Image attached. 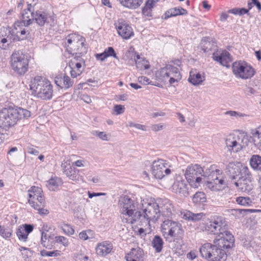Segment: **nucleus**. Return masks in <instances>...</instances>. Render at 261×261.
Here are the masks:
<instances>
[{
	"instance_id": "f257e3e1",
	"label": "nucleus",
	"mask_w": 261,
	"mask_h": 261,
	"mask_svg": "<svg viewBox=\"0 0 261 261\" xmlns=\"http://www.w3.org/2000/svg\"><path fill=\"white\" fill-rule=\"evenodd\" d=\"M31 112L17 107H9L0 111V127L6 128L15 125L18 121L31 117Z\"/></svg>"
},
{
	"instance_id": "f03ea898",
	"label": "nucleus",
	"mask_w": 261,
	"mask_h": 261,
	"mask_svg": "<svg viewBox=\"0 0 261 261\" xmlns=\"http://www.w3.org/2000/svg\"><path fill=\"white\" fill-rule=\"evenodd\" d=\"M118 205L123 222L130 224L136 223V218L140 215L139 211H137V202L125 195L119 198Z\"/></svg>"
},
{
	"instance_id": "7ed1b4c3",
	"label": "nucleus",
	"mask_w": 261,
	"mask_h": 261,
	"mask_svg": "<svg viewBox=\"0 0 261 261\" xmlns=\"http://www.w3.org/2000/svg\"><path fill=\"white\" fill-rule=\"evenodd\" d=\"M30 89L32 94L44 100H48L53 96V86L45 78L37 76L31 81Z\"/></svg>"
},
{
	"instance_id": "20e7f679",
	"label": "nucleus",
	"mask_w": 261,
	"mask_h": 261,
	"mask_svg": "<svg viewBox=\"0 0 261 261\" xmlns=\"http://www.w3.org/2000/svg\"><path fill=\"white\" fill-rule=\"evenodd\" d=\"M143 213L139 211V216L136 218V222L142 225H149L150 221L155 222L160 216L159 205L156 202H146L145 200L141 201Z\"/></svg>"
},
{
	"instance_id": "39448f33",
	"label": "nucleus",
	"mask_w": 261,
	"mask_h": 261,
	"mask_svg": "<svg viewBox=\"0 0 261 261\" xmlns=\"http://www.w3.org/2000/svg\"><path fill=\"white\" fill-rule=\"evenodd\" d=\"M201 256L208 261H225L227 257L226 250L216 244L206 243L199 248Z\"/></svg>"
},
{
	"instance_id": "423d86ee",
	"label": "nucleus",
	"mask_w": 261,
	"mask_h": 261,
	"mask_svg": "<svg viewBox=\"0 0 261 261\" xmlns=\"http://www.w3.org/2000/svg\"><path fill=\"white\" fill-rule=\"evenodd\" d=\"M161 232L165 239L169 241L181 240L184 233L181 224L169 219L162 224Z\"/></svg>"
},
{
	"instance_id": "0eeeda50",
	"label": "nucleus",
	"mask_w": 261,
	"mask_h": 261,
	"mask_svg": "<svg viewBox=\"0 0 261 261\" xmlns=\"http://www.w3.org/2000/svg\"><path fill=\"white\" fill-rule=\"evenodd\" d=\"M29 202L34 209L38 211L41 215H46L49 213L48 210L44 208L45 200L41 188L32 186L29 190Z\"/></svg>"
},
{
	"instance_id": "6e6552de",
	"label": "nucleus",
	"mask_w": 261,
	"mask_h": 261,
	"mask_svg": "<svg viewBox=\"0 0 261 261\" xmlns=\"http://www.w3.org/2000/svg\"><path fill=\"white\" fill-rule=\"evenodd\" d=\"M225 142L229 152L237 153L247 145L248 138L246 133L239 132L238 134H230L225 139Z\"/></svg>"
},
{
	"instance_id": "1a4fd4ad",
	"label": "nucleus",
	"mask_w": 261,
	"mask_h": 261,
	"mask_svg": "<svg viewBox=\"0 0 261 261\" xmlns=\"http://www.w3.org/2000/svg\"><path fill=\"white\" fill-rule=\"evenodd\" d=\"M203 168L198 164H191L185 171V176L190 185L197 188L201 182V176H204Z\"/></svg>"
},
{
	"instance_id": "9d476101",
	"label": "nucleus",
	"mask_w": 261,
	"mask_h": 261,
	"mask_svg": "<svg viewBox=\"0 0 261 261\" xmlns=\"http://www.w3.org/2000/svg\"><path fill=\"white\" fill-rule=\"evenodd\" d=\"M11 65L15 72L20 75L24 74L28 69V56L19 50L14 52L11 57Z\"/></svg>"
},
{
	"instance_id": "9b49d317",
	"label": "nucleus",
	"mask_w": 261,
	"mask_h": 261,
	"mask_svg": "<svg viewBox=\"0 0 261 261\" xmlns=\"http://www.w3.org/2000/svg\"><path fill=\"white\" fill-rule=\"evenodd\" d=\"M156 76L164 83L169 82L171 85L175 82H178L181 77L178 69L171 65L161 69L156 72Z\"/></svg>"
},
{
	"instance_id": "f8f14e48",
	"label": "nucleus",
	"mask_w": 261,
	"mask_h": 261,
	"mask_svg": "<svg viewBox=\"0 0 261 261\" xmlns=\"http://www.w3.org/2000/svg\"><path fill=\"white\" fill-rule=\"evenodd\" d=\"M232 70L236 77L243 80L249 79L255 73L254 70L251 65L243 61L234 62L232 65Z\"/></svg>"
},
{
	"instance_id": "ddd939ff",
	"label": "nucleus",
	"mask_w": 261,
	"mask_h": 261,
	"mask_svg": "<svg viewBox=\"0 0 261 261\" xmlns=\"http://www.w3.org/2000/svg\"><path fill=\"white\" fill-rule=\"evenodd\" d=\"M226 172L231 179L238 181L241 178L248 175L250 171L246 166L241 163L232 162L227 165Z\"/></svg>"
},
{
	"instance_id": "4468645a",
	"label": "nucleus",
	"mask_w": 261,
	"mask_h": 261,
	"mask_svg": "<svg viewBox=\"0 0 261 261\" xmlns=\"http://www.w3.org/2000/svg\"><path fill=\"white\" fill-rule=\"evenodd\" d=\"M169 163L163 159L154 161L151 164V173L157 179H162L171 173Z\"/></svg>"
},
{
	"instance_id": "2eb2a0df",
	"label": "nucleus",
	"mask_w": 261,
	"mask_h": 261,
	"mask_svg": "<svg viewBox=\"0 0 261 261\" xmlns=\"http://www.w3.org/2000/svg\"><path fill=\"white\" fill-rule=\"evenodd\" d=\"M205 230L210 233L219 236L228 230L227 225L225 220L218 217L206 223Z\"/></svg>"
},
{
	"instance_id": "dca6fc26",
	"label": "nucleus",
	"mask_w": 261,
	"mask_h": 261,
	"mask_svg": "<svg viewBox=\"0 0 261 261\" xmlns=\"http://www.w3.org/2000/svg\"><path fill=\"white\" fill-rule=\"evenodd\" d=\"M213 243L225 250L231 248L234 243V238L231 233L227 230L225 233L217 236Z\"/></svg>"
},
{
	"instance_id": "f3484780",
	"label": "nucleus",
	"mask_w": 261,
	"mask_h": 261,
	"mask_svg": "<svg viewBox=\"0 0 261 261\" xmlns=\"http://www.w3.org/2000/svg\"><path fill=\"white\" fill-rule=\"evenodd\" d=\"M85 61L80 56H75L68 63V68L70 69V75L72 78H75L80 75L84 70Z\"/></svg>"
},
{
	"instance_id": "a211bd4d",
	"label": "nucleus",
	"mask_w": 261,
	"mask_h": 261,
	"mask_svg": "<svg viewBox=\"0 0 261 261\" xmlns=\"http://www.w3.org/2000/svg\"><path fill=\"white\" fill-rule=\"evenodd\" d=\"M118 34L124 39H128L134 36V32L129 25L123 19H119L114 24Z\"/></svg>"
},
{
	"instance_id": "6ab92c4d",
	"label": "nucleus",
	"mask_w": 261,
	"mask_h": 261,
	"mask_svg": "<svg viewBox=\"0 0 261 261\" xmlns=\"http://www.w3.org/2000/svg\"><path fill=\"white\" fill-rule=\"evenodd\" d=\"M234 185L242 192L248 193L251 191L253 188V178L251 172L238 181H235Z\"/></svg>"
},
{
	"instance_id": "aec40b11",
	"label": "nucleus",
	"mask_w": 261,
	"mask_h": 261,
	"mask_svg": "<svg viewBox=\"0 0 261 261\" xmlns=\"http://www.w3.org/2000/svg\"><path fill=\"white\" fill-rule=\"evenodd\" d=\"M172 190L174 192L181 196L187 197L189 195L188 188L186 181L180 176L176 177L172 185Z\"/></svg>"
},
{
	"instance_id": "412c9836",
	"label": "nucleus",
	"mask_w": 261,
	"mask_h": 261,
	"mask_svg": "<svg viewBox=\"0 0 261 261\" xmlns=\"http://www.w3.org/2000/svg\"><path fill=\"white\" fill-rule=\"evenodd\" d=\"M112 244L108 241H102L97 244L95 248L96 254L100 256H105L111 253L113 249Z\"/></svg>"
},
{
	"instance_id": "4be33fe9",
	"label": "nucleus",
	"mask_w": 261,
	"mask_h": 261,
	"mask_svg": "<svg viewBox=\"0 0 261 261\" xmlns=\"http://www.w3.org/2000/svg\"><path fill=\"white\" fill-rule=\"evenodd\" d=\"M213 58L215 61L226 67H228V64L231 61L230 54L226 50L222 51L221 53H214Z\"/></svg>"
},
{
	"instance_id": "5701e85b",
	"label": "nucleus",
	"mask_w": 261,
	"mask_h": 261,
	"mask_svg": "<svg viewBox=\"0 0 261 261\" xmlns=\"http://www.w3.org/2000/svg\"><path fill=\"white\" fill-rule=\"evenodd\" d=\"M61 168L63 173L70 179L73 181L78 179V175L74 169H73L69 160H64L61 164Z\"/></svg>"
},
{
	"instance_id": "b1692460",
	"label": "nucleus",
	"mask_w": 261,
	"mask_h": 261,
	"mask_svg": "<svg viewBox=\"0 0 261 261\" xmlns=\"http://www.w3.org/2000/svg\"><path fill=\"white\" fill-rule=\"evenodd\" d=\"M127 261H144V253L143 250L139 247L132 248L125 256Z\"/></svg>"
},
{
	"instance_id": "393cba45",
	"label": "nucleus",
	"mask_w": 261,
	"mask_h": 261,
	"mask_svg": "<svg viewBox=\"0 0 261 261\" xmlns=\"http://www.w3.org/2000/svg\"><path fill=\"white\" fill-rule=\"evenodd\" d=\"M85 39L84 38L74 46H71L70 51L68 52L75 56H80L81 57L87 52V48L85 43Z\"/></svg>"
},
{
	"instance_id": "a878e982",
	"label": "nucleus",
	"mask_w": 261,
	"mask_h": 261,
	"mask_svg": "<svg viewBox=\"0 0 261 261\" xmlns=\"http://www.w3.org/2000/svg\"><path fill=\"white\" fill-rule=\"evenodd\" d=\"M84 38L82 36L76 34H71L68 35L65 39V44L68 52L70 51L71 46H74Z\"/></svg>"
},
{
	"instance_id": "bb28decb",
	"label": "nucleus",
	"mask_w": 261,
	"mask_h": 261,
	"mask_svg": "<svg viewBox=\"0 0 261 261\" xmlns=\"http://www.w3.org/2000/svg\"><path fill=\"white\" fill-rule=\"evenodd\" d=\"M28 7L27 9H24L21 13L22 22L24 25H30L33 21V17L34 13L32 12V4H28Z\"/></svg>"
},
{
	"instance_id": "cd10ccee",
	"label": "nucleus",
	"mask_w": 261,
	"mask_h": 261,
	"mask_svg": "<svg viewBox=\"0 0 261 261\" xmlns=\"http://www.w3.org/2000/svg\"><path fill=\"white\" fill-rule=\"evenodd\" d=\"M160 215L168 218L171 217L174 212V207L172 203L169 201H165V203L160 207Z\"/></svg>"
},
{
	"instance_id": "c85d7f7f",
	"label": "nucleus",
	"mask_w": 261,
	"mask_h": 261,
	"mask_svg": "<svg viewBox=\"0 0 261 261\" xmlns=\"http://www.w3.org/2000/svg\"><path fill=\"white\" fill-rule=\"evenodd\" d=\"M187 11L181 7L172 8L165 12L164 18L166 19L171 17H175L178 15H185L187 14Z\"/></svg>"
},
{
	"instance_id": "c756f323",
	"label": "nucleus",
	"mask_w": 261,
	"mask_h": 261,
	"mask_svg": "<svg viewBox=\"0 0 261 261\" xmlns=\"http://www.w3.org/2000/svg\"><path fill=\"white\" fill-rule=\"evenodd\" d=\"M205 184L206 187L212 191H218L224 189L225 182L223 179L214 180L211 181H206Z\"/></svg>"
},
{
	"instance_id": "7c9ffc66",
	"label": "nucleus",
	"mask_w": 261,
	"mask_h": 261,
	"mask_svg": "<svg viewBox=\"0 0 261 261\" xmlns=\"http://www.w3.org/2000/svg\"><path fill=\"white\" fill-rule=\"evenodd\" d=\"M33 20H35L36 23L40 26L43 25L47 22L48 15L43 11H37L34 14Z\"/></svg>"
},
{
	"instance_id": "2f4dec72",
	"label": "nucleus",
	"mask_w": 261,
	"mask_h": 261,
	"mask_svg": "<svg viewBox=\"0 0 261 261\" xmlns=\"http://www.w3.org/2000/svg\"><path fill=\"white\" fill-rule=\"evenodd\" d=\"M204 80V77L202 76L201 74L198 72L196 70H192L190 72L188 81L193 85H199Z\"/></svg>"
},
{
	"instance_id": "473e14b6",
	"label": "nucleus",
	"mask_w": 261,
	"mask_h": 261,
	"mask_svg": "<svg viewBox=\"0 0 261 261\" xmlns=\"http://www.w3.org/2000/svg\"><path fill=\"white\" fill-rule=\"evenodd\" d=\"M160 0H147L145 6L142 9L143 15L146 16H151L152 8Z\"/></svg>"
},
{
	"instance_id": "72a5a7b5",
	"label": "nucleus",
	"mask_w": 261,
	"mask_h": 261,
	"mask_svg": "<svg viewBox=\"0 0 261 261\" xmlns=\"http://www.w3.org/2000/svg\"><path fill=\"white\" fill-rule=\"evenodd\" d=\"M118 1L123 6L130 9L138 8L143 2V0H118Z\"/></svg>"
},
{
	"instance_id": "f704fd0d",
	"label": "nucleus",
	"mask_w": 261,
	"mask_h": 261,
	"mask_svg": "<svg viewBox=\"0 0 261 261\" xmlns=\"http://www.w3.org/2000/svg\"><path fill=\"white\" fill-rule=\"evenodd\" d=\"M250 165L253 170L261 171V156L253 155L250 159Z\"/></svg>"
},
{
	"instance_id": "c9c22d12",
	"label": "nucleus",
	"mask_w": 261,
	"mask_h": 261,
	"mask_svg": "<svg viewBox=\"0 0 261 261\" xmlns=\"http://www.w3.org/2000/svg\"><path fill=\"white\" fill-rule=\"evenodd\" d=\"M61 185V179L59 177H54L47 181L46 186L50 191H55Z\"/></svg>"
},
{
	"instance_id": "e433bc0d",
	"label": "nucleus",
	"mask_w": 261,
	"mask_h": 261,
	"mask_svg": "<svg viewBox=\"0 0 261 261\" xmlns=\"http://www.w3.org/2000/svg\"><path fill=\"white\" fill-rule=\"evenodd\" d=\"M152 246L155 252L160 253L162 251L164 244L162 239L159 236H155L151 242Z\"/></svg>"
},
{
	"instance_id": "4c0bfd02",
	"label": "nucleus",
	"mask_w": 261,
	"mask_h": 261,
	"mask_svg": "<svg viewBox=\"0 0 261 261\" xmlns=\"http://www.w3.org/2000/svg\"><path fill=\"white\" fill-rule=\"evenodd\" d=\"M134 61L138 68L146 69L149 68L147 61L144 58H141L138 54L135 56Z\"/></svg>"
},
{
	"instance_id": "58836bf2",
	"label": "nucleus",
	"mask_w": 261,
	"mask_h": 261,
	"mask_svg": "<svg viewBox=\"0 0 261 261\" xmlns=\"http://www.w3.org/2000/svg\"><path fill=\"white\" fill-rule=\"evenodd\" d=\"M183 219L187 220L196 221L200 220L202 217L201 214H193L190 211H187L182 214Z\"/></svg>"
},
{
	"instance_id": "ea45409f",
	"label": "nucleus",
	"mask_w": 261,
	"mask_h": 261,
	"mask_svg": "<svg viewBox=\"0 0 261 261\" xmlns=\"http://www.w3.org/2000/svg\"><path fill=\"white\" fill-rule=\"evenodd\" d=\"M4 30H5V27L0 29V47L3 49H7L10 45L5 38L6 33H4Z\"/></svg>"
},
{
	"instance_id": "a19ab883",
	"label": "nucleus",
	"mask_w": 261,
	"mask_h": 261,
	"mask_svg": "<svg viewBox=\"0 0 261 261\" xmlns=\"http://www.w3.org/2000/svg\"><path fill=\"white\" fill-rule=\"evenodd\" d=\"M5 30H4V33H6L5 38L7 39L8 43H9L10 45L13 42L15 41H18V37L15 35V34L11 31L10 29L5 28Z\"/></svg>"
},
{
	"instance_id": "79ce46f5",
	"label": "nucleus",
	"mask_w": 261,
	"mask_h": 261,
	"mask_svg": "<svg viewBox=\"0 0 261 261\" xmlns=\"http://www.w3.org/2000/svg\"><path fill=\"white\" fill-rule=\"evenodd\" d=\"M16 235L19 240L23 242H27L28 235L24 230L23 227L20 225L16 230Z\"/></svg>"
},
{
	"instance_id": "37998d69",
	"label": "nucleus",
	"mask_w": 261,
	"mask_h": 261,
	"mask_svg": "<svg viewBox=\"0 0 261 261\" xmlns=\"http://www.w3.org/2000/svg\"><path fill=\"white\" fill-rule=\"evenodd\" d=\"M237 202L243 206H250L252 203L251 199L248 197H239L236 198Z\"/></svg>"
},
{
	"instance_id": "c03bdc74",
	"label": "nucleus",
	"mask_w": 261,
	"mask_h": 261,
	"mask_svg": "<svg viewBox=\"0 0 261 261\" xmlns=\"http://www.w3.org/2000/svg\"><path fill=\"white\" fill-rule=\"evenodd\" d=\"M193 202L195 203H203L206 201L205 194L203 192L196 193L193 197Z\"/></svg>"
},
{
	"instance_id": "a18cd8bd",
	"label": "nucleus",
	"mask_w": 261,
	"mask_h": 261,
	"mask_svg": "<svg viewBox=\"0 0 261 261\" xmlns=\"http://www.w3.org/2000/svg\"><path fill=\"white\" fill-rule=\"evenodd\" d=\"M220 171L216 169L212 171L209 175H207L206 181H213L214 180H218L220 179H223L220 176H219Z\"/></svg>"
},
{
	"instance_id": "49530a36",
	"label": "nucleus",
	"mask_w": 261,
	"mask_h": 261,
	"mask_svg": "<svg viewBox=\"0 0 261 261\" xmlns=\"http://www.w3.org/2000/svg\"><path fill=\"white\" fill-rule=\"evenodd\" d=\"M55 242L57 243L62 244L65 247L68 246L69 242L68 239L64 236H56L55 238Z\"/></svg>"
},
{
	"instance_id": "de8ad7c7",
	"label": "nucleus",
	"mask_w": 261,
	"mask_h": 261,
	"mask_svg": "<svg viewBox=\"0 0 261 261\" xmlns=\"http://www.w3.org/2000/svg\"><path fill=\"white\" fill-rule=\"evenodd\" d=\"M63 231L68 236H71L74 233V229L73 227L68 224H64L61 227Z\"/></svg>"
},
{
	"instance_id": "09e8293b",
	"label": "nucleus",
	"mask_w": 261,
	"mask_h": 261,
	"mask_svg": "<svg viewBox=\"0 0 261 261\" xmlns=\"http://www.w3.org/2000/svg\"><path fill=\"white\" fill-rule=\"evenodd\" d=\"M92 134L103 141H109L110 140V135L107 134L103 132L94 130Z\"/></svg>"
},
{
	"instance_id": "8fccbe9b",
	"label": "nucleus",
	"mask_w": 261,
	"mask_h": 261,
	"mask_svg": "<svg viewBox=\"0 0 261 261\" xmlns=\"http://www.w3.org/2000/svg\"><path fill=\"white\" fill-rule=\"evenodd\" d=\"M19 250L21 252L22 257L26 260L33 255V252L30 249L24 247H20Z\"/></svg>"
},
{
	"instance_id": "3c124183",
	"label": "nucleus",
	"mask_w": 261,
	"mask_h": 261,
	"mask_svg": "<svg viewBox=\"0 0 261 261\" xmlns=\"http://www.w3.org/2000/svg\"><path fill=\"white\" fill-rule=\"evenodd\" d=\"M28 25H24L23 22L21 21H17L14 24V29L11 31L15 34V35L17 36V32H20V31L22 30L24 27Z\"/></svg>"
},
{
	"instance_id": "603ef678",
	"label": "nucleus",
	"mask_w": 261,
	"mask_h": 261,
	"mask_svg": "<svg viewBox=\"0 0 261 261\" xmlns=\"http://www.w3.org/2000/svg\"><path fill=\"white\" fill-rule=\"evenodd\" d=\"M0 236L5 239L10 238L12 236V231L0 225Z\"/></svg>"
},
{
	"instance_id": "864d4df0",
	"label": "nucleus",
	"mask_w": 261,
	"mask_h": 261,
	"mask_svg": "<svg viewBox=\"0 0 261 261\" xmlns=\"http://www.w3.org/2000/svg\"><path fill=\"white\" fill-rule=\"evenodd\" d=\"M18 40H22L26 39L28 37V35L29 34L30 32L29 30H26L25 28L24 27L22 30L20 31V32H17Z\"/></svg>"
},
{
	"instance_id": "5fc2aeb1",
	"label": "nucleus",
	"mask_w": 261,
	"mask_h": 261,
	"mask_svg": "<svg viewBox=\"0 0 261 261\" xmlns=\"http://www.w3.org/2000/svg\"><path fill=\"white\" fill-rule=\"evenodd\" d=\"M55 83L56 85L61 88H65L64 75L56 76L55 78Z\"/></svg>"
},
{
	"instance_id": "6e6d98bb",
	"label": "nucleus",
	"mask_w": 261,
	"mask_h": 261,
	"mask_svg": "<svg viewBox=\"0 0 261 261\" xmlns=\"http://www.w3.org/2000/svg\"><path fill=\"white\" fill-rule=\"evenodd\" d=\"M60 251L59 250L48 251L44 250L41 251V254L42 256H57L60 255Z\"/></svg>"
},
{
	"instance_id": "4d7b16f0",
	"label": "nucleus",
	"mask_w": 261,
	"mask_h": 261,
	"mask_svg": "<svg viewBox=\"0 0 261 261\" xmlns=\"http://www.w3.org/2000/svg\"><path fill=\"white\" fill-rule=\"evenodd\" d=\"M128 125L131 127H135L136 128L140 130H142L143 131H146L147 130V126L144 125H142L139 123H135L132 121H129L128 122Z\"/></svg>"
},
{
	"instance_id": "13d9d810",
	"label": "nucleus",
	"mask_w": 261,
	"mask_h": 261,
	"mask_svg": "<svg viewBox=\"0 0 261 261\" xmlns=\"http://www.w3.org/2000/svg\"><path fill=\"white\" fill-rule=\"evenodd\" d=\"M47 239L46 233L42 231L41 232V244L44 247L49 249L50 248V246L46 242Z\"/></svg>"
},
{
	"instance_id": "bf43d9fd",
	"label": "nucleus",
	"mask_w": 261,
	"mask_h": 261,
	"mask_svg": "<svg viewBox=\"0 0 261 261\" xmlns=\"http://www.w3.org/2000/svg\"><path fill=\"white\" fill-rule=\"evenodd\" d=\"M253 140L254 142H257L258 141V144L261 145V130L259 127L253 134Z\"/></svg>"
},
{
	"instance_id": "052dcab7",
	"label": "nucleus",
	"mask_w": 261,
	"mask_h": 261,
	"mask_svg": "<svg viewBox=\"0 0 261 261\" xmlns=\"http://www.w3.org/2000/svg\"><path fill=\"white\" fill-rule=\"evenodd\" d=\"M125 108L124 106L120 105H116L114 107V111L115 112L116 115H120L123 114L124 112Z\"/></svg>"
},
{
	"instance_id": "680f3d73",
	"label": "nucleus",
	"mask_w": 261,
	"mask_h": 261,
	"mask_svg": "<svg viewBox=\"0 0 261 261\" xmlns=\"http://www.w3.org/2000/svg\"><path fill=\"white\" fill-rule=\"evenodd\" d=\"M106 54L109 57H113L115 59H118V57L117 56L114 48L112 47H109L106 48L105 51Z\"/></svg>"
},
{
	"instance_id": "e2e57ef3",
	"label": "nucleus",
	"mask_w": 261,
	"mask_h": 261,
	"mask_svg": "<svg viewBox=\"0 0 261 261\" xmlns=\"http://www.w3.org/2000/svg\"><path fill=\"white\" fill-rule=\"evenodd\" d=\"M65 89H68L71 87L74 83L73 80H71L68 76L64 75Z\"/></svg>"
},
{
	"instance_id": "0e129e2a",
	"label": "nucleus",
	"mask_w": 261,
	"mask_h": 261,
	"mask_svg": "<svg viewBox=\"0 0 261 261\" xmlns=\"http://www.w3.org/2000/svg\"><path fill=\"white\" fill-rule=\"evenodd\" d=\"M21 226H22V227H23L24 230L28 234V236L29 234L31 233L32 231H33L34 229V226L32 224H24Z\"/></svg>"
},
{
	"instance_id": "69168bd1",
	"label": "nucleus",
	"mask_w": 261,
	"mask_h": 261,
	"mask_svg": "<svg viewBox=\"0 0 261 261\" xmlns=\"http://www.w3.org/2000/svg\"><path fill=\"white\" fill-rule=\"evenodd\" d=\"M226 115H229V116L231 117H242L245 115L242 113H238L236 111H226L225 112Z\"/></svg>"
},
{
	"instance_id": "338daca9",
	"label": "nucleus",
	"mask_w": 261,
	"mask_h": 261,
	"mask_svg": "<svg viewBox=\"0 0 261 261\" xmlns=\"http://www.w3.org/2000/svg\"><path fill=\"white\" fill-rule=\"evenodd\" d=\"M138 81L140 83L143 85H148L150 84V80L144 76H141L138 77Z\"/></svg>"
},
{
	"instance_id": "774afa93",
	"label": "nucleus",
	"mask_w": 261,
	"mask_h": 261,
	"mask_svg": "<svg viewBox=\"0 0 261 261\" xmlns=\"http://www.w3.org/2000/svg\"><path fill=\"white\" fill-rule=\"evenodd\" d=\"M151 129L154 132H158L164 128V125L161 124H153L151 126Z\"/></svg>"
}]
</instances>
